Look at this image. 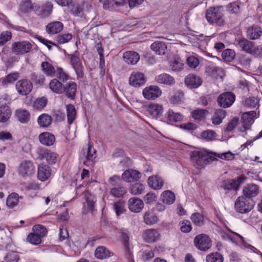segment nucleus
Here are the masks:
<instances>
[{
	"label": "nucleus",
	"instance_id": "obj_42",
	"mask_svg": "<svg viewBox=\"0 0 262 262\" xmlns=\"http://www.w3.org/2000/svg\"><path fill=\"white\" fill-rule=\"evenodd\" d=\"M238 45L242 50L247 53L251 54L254 47V43L246 39H240L238 41Z\"/></svg>",
	"mask_w": 262,
	"mask_h": 262
},
{
	"label": "nucleus",
	"instance_id": "obj_7",
	"mask_svg": "<svg viewBox=\"0 0 262 262\" xmlns=\"http://www.w3.org/2000/svg\"><path fill=\"white\" fill-rule=\"evenodd\" d=\"M144 74L140 72H133L129 77V84L135 88L143 85L146 82Z\"/></svg>",
	"mask_w": 262,
	"mask_h": 262
},
{
	"label": "nucleus",
	"instance_id": "obj_49",
	"mask_svg": "<svg viewBox=\"0 0 262 262\" xmlns=\"http://www.w3.org/2000/svg\"><path fill=\"white\" fill-rule=\"evenodd\" d=\"M126 193V190L124 187L117 186L111 188L110 193L115 197H120Z\"/></svg>",
	"mask_w": 262,
	"mask_h": 262
},
{
	"label": "nucleus",
	"instance_id": "obj_45",
	"mask_svg": "<svg viewBox=\"0 0 262 262\" xmlns=\"http://www.w3.org/2000/svg\"><path fill=\"white\" fill-rule=\"evenodd\" d=\"M67 114L68 122L71 124L75 119L76 112L74 106L72 104H68L67 106Z\"/></svg>",
	"mask_w": 262,
	"mask_h": 262
},
{
	"label": "nucleus",
	"instance_id": "obj_55",
	"mask_svg": "<svg viewBox=\"0 0 262 262\" xmlns=\"http://www.w3.org/2000/svg\"><path fill=\"white\" fill-rule=\"evenodd\" d=\"M222 256L217 252L212 253L206 256L207 262H223Z\"/></svg>",
	"mask_w": 262,
	"mask_h": 262
},
{
	"label": "nucleus",
	"instance_id": "obj_58",
	"mask_svg": "<svg viewBox=\"0 0 262 262\" xmlns=\"http://www.w3.org/2000/svg\"><path fill=\"white\" fill-rule=\"evenodd\" d=\"M12 38V33L9 31H3L0 34V46H3Z\"/></svg>",
	"mask_w": 262,
	"mask_h": 262
},
{
	"label": "nucleus",
	"instance_id": "obj_17",
	"mask_svg": "<svg viewBox=\"0 0 262 262\" xmlns=\"http://www.w3.org/2000/svg\"><path fill=\"white\" fill-rule=\"evenodd\" d=\"M155 80L158 83L167 85H173L175 83L174 78L167 73H162L157 75Z\"/></svg>",
	"mask_w": 262,
	"mask_h": 262
},
{
	"label": "nucleus",
	"instance_id": "obj_64",
	"mask_svg": "<svg viewBox=\"0 0 262 262\" xmlns=\"http://www.w3.org/2000/svg\"><path fill=\"white\" fill-rule=\"evenodd\" d=\"M39 235L33 233H30L27 237V241L32 244L37 245L40 244L41 240Z\"/></svg>",
	"mask_w": 262,
	"mask_h": 262
},
{
	"label": "nucleus",
	"instance_id": "obj_3",
	"mask_svg": "<svg viewBox=\"0 0 262 262\" xmlns=\"http://www.w3.org/2000/svg\"><path fill=\"white\" fill-rule=\"evenodd\" d=\"M254 202L243 196L237 198L234 203L235 210L241 213H246L250 212L253 208Z\"/></svg>",
	"mask_w": 262,
	"mask_h": 262
},
{
	"label": "nucleus",
	"instance_id": "obj_9",
	"mask_svg": "<svg viewBox=\"0 0 262 262\" xmlns=\"http://www.w3.org/2000/svg\"><path fill=\"white\" fill-rule=\"evenodd\" d=\"M15 88L19 94L26 95L32 91V84L31 82L29 80L21 79L16 83Z\"/></svg>",
	"mask_w": 262,
	"mask_h": 262
},
{
	"label": "nucleus",
	"instance_id": "obj_29",
	"mask_svg": "<svg viewBox=\"0 0 262 262\" xmlns=\"http://www.w3.org/2000/svg\"><path fill=\"white\" fill-rule=\"evenodd\" d=\"M63 25L60 21H54L49 24L46 27V31L49 34H56L63 29Z\"/></svg>",
	"mask_w": 262,
	"mask_h": 262
},
{
	"label": "nucleus",
	"instance_id": "obj_24",
	"mask_svg": "<svg viewBox=\"0 0 262 262\" xmlns=\"http://www.w3.org/2000/svg\"><path fill=\"white\" fill-rule=\"evenodd\" d=\"M39 140L41 144L49 146L54 143L55 138L53 134L48 132H45L39 135Z\"/></svg>",
	"mask_w": 262,
	"mask_h": 262
},
{
	"label": "nucleus",
	"instance_id": "obj_21",
	"mask_svg": "<svg viewBox=\"0 0 262 262\" xmlns=\"http://www.w3.org/2000/svg\"><path fill=\"white\" fill-rule=\"evenodd\" d=\"M40 157L45 159L49 164H54L56 161L57 154L47 149H41L39 152Z\"/></svg>",
	"mask_w": 262,
	"mask_h": 262
},
{
	"label": "nucleus",
	"instance_id": "obj_34",
	"mask_svg": "<svg viewBox=\"0 0 262 262\" xmlns=\"http://www.w3.org/2000/svg\"><path fill=\"white\" fill-rule=\"evenodd\" d=\"M144 222L148 225H152L159 222V219L152 211L145 212L143 216Z\"/></svg>",
	"mask_w": 262,
	"mask_h": 262
},
{
	"label": "nucleus",
	"instance_id": "obj_2",
	"mask_svg": "<svg viewBox=\"0 0 262 262\" xmlns=\"http://www.w3.org/2000/svg\"><path fill=\"white\" fill-rule=\"evenodd\" d=\"M206 18L210 24L223 26L225 23L223 18V8L222 7H210L206 10Z\"/></svg>",
	"mask_w": 262,
	"mask_h": 262
},
{
	"label": "nucleus",
	"instance_id": "obj_52",
	"mask_svg": "<svg viewBox=\"0 0 262 262\" xmlns=\"http://www.w3.org/2000/svg\"><path fill=\"white\" fill-rule=\"evenodd\" d=\"M144 190V186L143 184L136 183L131 186L130 192L133 195H139L141 194Z\"/></svg>",
	"mask_w": 262,
	"mask_h": 262
},
{
	"label": "nucleus",
	"instance_id": "obj_39",
	"mask_svg": "<svg viewBox=\"0 0 262 262\" xmlns=\"http://www.w3.org/2000/svg\"><path fill=\"white\" fill-rule=\"evenodd\" d=\"M70 57V62L72 68L75 72L78 74L82 71V64L79 58L74 54L69 55Z\"/></svg>",
	"mask_w": 262,
	"mask_h": 262
},
{
	"label": "nucleus",
	"instance_id": "obj_50",
	"mask_svg": "<svg viewBox=\"0 0 262 262\" xmlns=\"http://www.w3.org/2000/svg\"><path fill=\"white\" fill-rule=\"evenodd\" d=\"M208 111L204 109L195 110L191 112V115L193 119L201 120L205 118Z\"/></svg>",
	"mask_w": 262,
	"mask_h": 262
},
{
	"label": "nucleus",
	"instance_id": "obj_53",
	"mask_svg": "<svg viewBox=\"0 0 262 262\" xmlns=\"http://www.w3.org/2000/svg\"><path fill=\"white\" fill-rule=\"evenodd\" d=\"M122 238L123 239L124 245L129 255L132 254L129 247V233L126 230H122Z\"/></svg>",
	"mask_w": 262,
	"mask_h": 262
},
{
	"label": "nucleus",
	"instance_id": "obj_14",
	"mask_svg": "<svg viewBox=\"0 0 262 262\" xmlns=\"http://www.w3.org/2000/svg\"><path fill=\"white\" fill-rule=\"evenodd\" d=\"M185 83L190 89H195L202 84V80L198 76L189 74L185 78Z\"/></svg>",
	"mask_w": 262,
	"mask_h": 262
},
{
	"label": "nucleus",
	"instance_id": "obj_8",
	"mask_svg": "<svg viewBox=\"0 0 262 262\" xmlns=\"http://www.w3.org/2000/svg\"><path fill=\"white\" fill-rule=\"evenodd\" d=\"M205 73L208 75L216 79L223 78L224 76V70L216 67L213 63L209 62L205 67Z\"/></svg>",
	"mask_w": 262,
	"mask_h": 262
},
{
	"label": "nucleus",
	"instance_id": "obj_44",
	"mask_svg": "<svg viewBox=\"0 0 262 262\" xmlns=\"http://www.w3.org/2000/svg\"><path fill=\"white\" fill-rule=\"evenodd\" d=\"M217 103L220 106L227 108L229 106V92L221 94L217 98Z\"/></svg>",
	"mask_w": 262,
	"mask_h": 262
},
{
	"label": "nucleus",
	"instance_id": "obj_20",
	"mask_svg": "<svg viewBox=\"0 0 262 262\" xmlns=\"http://www.w3.org/2000/svg\"><path fill=\"white\" fill-rule=\"evenodd\" d=\"M77 90V85L73 81H70L64 85V92L66 97L74 99Z\"/></svg>",
	"mask_w": 262,
	"mask_h": 262
},
{
	"label": "nucleus",
	"instance_id": "obj_37",
	"mask_svg": "<svg viewBox=\"0 0 262 262\" xmlns=\"http://www.w3.org/2000/svg\"><path fill=\"white\" fill-rule=\"evenodd\" d=\"M95 152V150L92 146H89L86 150V155L84 156V164L88 166L92 164V162L96 158Z\"/></svg>",
	"mask_w": 262,
	"mask_h": 262
},
{
	"label": "nucleus",
	"instance_id": "obj_56",
	"mask_svg": "<svg viewBox=\"0 0 262 262\" xmlns=\"http://www.w3.org/2000/svg\"><path fill=\"white\" fill-rule=\"evenodd\" d=\"M201 137L204 140L209 141L216 139V134L212 130H207L201 134Z\"/></svg>",
	"mask_w": 262,
	"mask_h": 262
},
{
	"label": "nucleus",
	"instance_id": "obj_25",
	"mask_svg": "<svg viewBox=\"0 0 262 262\" xmlns=\"http://www.w3.org/2000/svg\"><path fill=\"white\" fill-rule=\"evenodd\" d=\"M143 238L148 243H153L159 239L160 234L158 231L154 229L145 230L143 233Z\"/></svg>",
	"mask_w": 262,
	"mask_h": 262
},
{
	"label": "nucleus",
	"instance_id": "obj_5",
	"mask_svg": "<svg viewBox=\"0 0 262 262\" xmlns=\"http://www.w3.org/2000/svg\"><path fill=\"white\" fill-rule=\"evenodd\" d=\"M195 247L201 251H206L211 246L210 238L205 234H201L195 236L194 239Z\"/></svg>",
	"mask_w": 262,
	"mask_h": 262
},
{
	"label": "nucleus",
	"instance_id": "obj_46",
	"mask_svg": "<svg viewBox=\"0 0 262 262\" xmlns=\"http://www.w3.org/2000/svg\"><path fill=\"white\" fill-rule=\"evenodd\" d=\"M113 208L118 217L124 214L126 211L124 203L121 201L115 203L113 205Z\"/></svg>",
	"mask_w": 262,
	"mask_h": 262
},
{
	"label": "nucleus",
	"instance_id": "obj_48",
	"mask_svg": "<svg viewBox=\"0 0 262 262\" xmlns=\"http://www.w3.org/2000/svg\"><path fill=\"white\" fill-rule=\"evenodd\" d=\"M225 117V111L223 110H216L212 118V122L215 125H219Z\"/></svg>",
	"mask_w": 262,
	"mask_h": 262
},
{
	"label": "nucleus",
	"instance_id": "obj_41",
	"mask_svg": "<svg viewBox=\"0 0 262 262\" xmlns=\"http://www.w3.org/2000/svg\"><path fill=\"white\" fill-rule=\"evenodd\" d=\"M162 201L166 204H171L175 200V195L170 190H166L161 195Z\"/></svg>",
	"mask_w": 262,
	"mask_h": 262
},
{
	"label": "nucleus",
	"instance_id": "obj_36",
	"mask_svg": "<svg viewBox=\"0 0 262 262\" xmlns=\"http://www.w3.org/2000/svg\"><path fill=\"white\" fill-rule=\"evenodd\" d=\"M52 118L47 114L40 115L37 119V123L40 127H47L51 124Z\"/></svg>",
	"mask_w": 262,
	"mask_h": 262
},
{
	"label": "nucleus",
	"instance_id": "obj_32",
	"mask_svg": "<svg viewBox=\"0 0 262 262\" xmlns=\"http://www.w3.org/2000/svg\"><path fill=\"white\" fill-rule=\"evenodd\" d=\"M84 196L85 200V203L84 204V207L86 205L88 209L93 212L94 209L96 198L94 195L89 193V192H84Z\"/></svg>",
	"mask_w": 262,
	"mask_h": 262
},
{
	"label": "nucleus",
	"instance_id": "obj_10",
	"mask_svg": "<svg viewBox=\"0 0 262 262\" xmlns=\"http://www.w3.org/2000/svg\"><path fill=\"white\" fill-rule=\"evenodd\" d=\"M35 166L30 161H25L21 163L19 166L18 172L23 177H29L34 174Z\"/></svg>",
	"mask_w": 262,
	"mask_h": 262
},
{
	"label": "nucleus",
	"instance_id": "obj_13",
	"mask_svg": "<svg viewBox=\"0 0 262 262\" xmlns=\"http://www.w3.org/2000/svg\"><path fill=\"white\" fill-rule=\"evenodd\" d=\"M129 209L134 212H140L144 208V203L141 199L134 197L129 199L128 201Z\"/></svg>",
	"mask_w": 262,
	"mask_h": 262
},
{
	"label": "nucleus",
	"instance_id": "obj_12",
	"mask_svg": "<svg viewBox=\"0 0 262 262\" xmlns=\"http://www.w3.org/2000/svg\"><path fill=\"white\" fill-rule=\"evenodd\" d=\"M258 192L259 186L253 183L247 184L243 189V193L247 199L256 196Z\"/></svg>",
	"mask_w": 262,
	"mask_h": 262
},
{
	"label": "nucleus",
	"instance_id": "obj_54",
	"mask_svg": "<svg viewBox=\"0 0 262 262\" xmlns=\"http://www.w3.org/2000/svg\"><path fill=\"white\" fill-rule=\"evenodd\" d=\"M204 216L200 213H194L191 216V220L194 225L202 226L204 223Z\"/></svg>",
	"mask_w": 262,
	"mask_h": 262
},
{
	"label": "nucleus",
	"instance_id": "obj_16",
	"mask_svg": "<svg viewBox=\"0 0 262 262\" xmlns=\"http://www.w3.org/2000/svg\"><path fill=\"white\" fill-rule=\"evenodd\" d=\"M256 115V113L254 111L245 112L242 114V120L243 123L244 130L242 131H245L249 128L250 125L253 122V119Z\"/></svg>",
	"mask_w": 262,
	"mask_h": 262
},
{
	"label": "nucleus",
	"instance_id": "obj_6",
	"mask_svg": "<svg viewBox=\"0 0 262 262\" xmlns=\"http://www.w3.org/2000/svg\"><path fill=\"white\" fill-rule=\"evenodd\" d=\"M32 47L28 41L15 42L12 44V51L16 55H22L29 52Z\"/></svg>",
	"mask_w": 262,
	"mask_h": 262
},
{
	"label": "nucleus",
	"instance_id": "obj_11",
	"mask_svg": "<svg viewBox=\"0 0 262 262\" xmlns=\"http://www.w3.org/2000/svg\"><path fill=\"white\" fill-rule=\"evenodd\" d=\"M141 177V173L136 170L129 169L126 170L121 176L123 181L130 183L138 181Z\"/></svg>",
	"mask_w": 262,
	"mask_h": 262
},
{
	"label": "nucleus",
	"instance_id": "obj_19",
	"mask_svg": "<svg viewBox=\"0 0 262 262\" xmlns=\"http://www.w3.org/2000/svg\"><path fill=\"white\" fill-rule=\"evenodd\" d=\"M51 174L50 167L47 165H39L38 167V178L41 181L48 180Z\"/></svg>",
	"mask_w": 262,
	"mask_h": 262
},
{
	"label": "nucleus",
	"instance_id": "obj_51",
	"mask_svg": "<svg viewBox=\"0 0 262 262\" xmlns=\"http://www.w3.org/2000/svg\"><path fill=\"white\" fill-rule=\"evenodd\" d=\"M103 4V8L105 9H108L110 7L113 6L114 5L116 6H121L124 3L125 0H100Z\"/></svg>",
	"mask_w": 262,
	"mask_h": 262
},
{
	"label": "nucleus",
	"instance_id": "obj_23",
	"mask_svg": "<svg viewBox=\"0 0 262 262\" xmlns=\"http://www.w3.org/2000/svg\"><path fill=\"white\" fill-rule=\"evenodd\" d=\"M151 49L159 55H164L167 50L166 43L162 41H155L150 46Z\"/></svg>",
	"mask_w": 262,
	"mask_h": 262
},
{
	"label": "nucleus",
	"instance_id": "obj_31",
	"mask_svg": "<svg viewBox=\"0 0 262 262\" xmlns=\"http://www.w3.org/2000/svg\"><path fill=\"white\" fill-rule=\"evenodd\" d=\"M19 77V73L15 72L9 74L4 77L0 79L2 85L4 86H7L9 84H12L14 81H16Z\"/></svg>",
	"mask_w": 262,
	"mask_h": 262
},
{
	"label": "nucleus",
	"instance_id": "obj_38",
	"mask_svg": "<svg viewBox=\"0 0 262 262\" xmlns=\"http://www.w3.org/2000/svg\"><path fill=\"white\" fill-rule=\"evenodd\" d=\"M15 114L17 119L21 123H26L30 120V114L26 110H18L16 111Z\"/></svg>",
	"mask_w": 262,
	"mask_h": 262
},
{
	"label": "nucleus",
	"instance_id": "obj_62",
	"mask_svg": "<svg viewBox=\"0 0 262 262\" xmlns=\"http://www.w3.org/2000/svg\"><path fill=\"white\" fill-rule=\"evenodd\" d=\"M31 79L35 84L42 85L46 80V78L42 74H35L33 73L31 75Z\"/></svg>",
	"mask_w": 262,
	"mask_h": 262
},
{
	"label": "nucleus",
	"instance_id": "obj_26",
	"mask_svg": "<svg viewBox=\"0 0 262 262\" xmlns=\"http://www.w3.org/2000/svg\"><path fill=\"white\" fill-rule=\"evenodd\" d=\"M148 184L154 189H160L163 185V180L158 176H151L148 179Z\"/></svg>",
	"mask_w": 262,
	"mask_h": 262
},
{
	"label": "nucleus",
	"instance_id": "obj_35",
	"mask_svg": "<svg viewBox=\"0 0 262 262\" xmlns=\"http://www.w3.org/2000/svg\"><path fill=\"white\" fill-rule=\"evenodd\" d=\"M113 253L104 246H99L95 251V255L98 259H105L111 256Z\"/></svg>",
	"mask_w": 262,
	"mask_h": 262
},
{
	"label": "nucleus",
	"instance_id": "obj_4",
	"mask_svg": "<svg viewBox=\"0 0 262 262\" xmlns=\"http://www.w3.org/2000/svg\"><path fill=\"white\" fill-rule=\"evenodd\" d=\"M162 94V91L157 85H151L146 86L142 91L144 98L147 100H154Z\"/></svg>",
	"mask_w": 262,
	"mask_h": 262
},
{
	"label": "nucleus",
	"instance_id": "obj_60",
	"mask_svg": "<svg viewBox=\"0 0 262 262\" xmlns=\"http://www.w3.org/2000/svg\"><path fill=\"white\" fill-rule=\"evenodd\" d=\"M55 76L63 82L67 81L69 78V76L63 71L61 68L57 67L56 70Z\"/></svg>",
	"mask_w": 262,
	"mask_h": 262
},
{
	"label": "nucleus",
	"instance_id": "obj_30",
	"mask_svg": "<svg viewBox=\"0 0 262 262\" xmlns=\"http://www.w3.org/2000/svg\"><path fill=\"white\" fill-rule=\"evenodd\" d=\"M12 114L10 107L4 105L0 106V122L5 123L9 120Z\"/></svg>",
	"mask_w": 262,
	"mask_h": 262
},
{
	"label": "nucleus",
	"instance_id": "obj_1",
	"mask_svg": "<svg viewBox=\"0 0 262 262\" xmlns=\"http://www.w3.org/2000/svg\"><path fill=\"white\" fill-rule=\"evenodd\" d=\"M216 153L206 150H194L190 156L192 163L197 168H201L216 159Z\"/></svg>",
	"mask_w": 262,
	"mask_h": 262
},
{
	"label": "nucleus",
	"instance_id": "obj_15",
	"mask_svg": "<svg viewBox=\"0 0 262 262\" xmlns=\"http://www.w3.org/2000/svg\"><path fill=\"white\" fill-rule=\"evenodd\" d=\"M147 111L153 118L157 119L162 116L163 107L161 104L152 103L148 105Z\"/></svg>",
	"mask_w": 262,
	"mask_h": 262
},
{
	"label": "nucleus",
	"instance_id": "obj_47",
	"mask_svg": "<svg viewBox=\"0 0 262 262\" xmlns=\"http://www.w3.org/2000/svg\"><path fill=\"white\" fill-rule=\"evenodd\" d=\"M170 67L172 71L179 72L183 69L184 63L181 59L177 58L171 62Z\"/></svg>",
	"mask_w": 262,
	"mask_h": 262
},
{
	"label": "nucleus",
	"instance_id": "obj_61",
	"mask_svg": "<svg viewBox=\"0 0 262 262\" xmlns=\"http://www.w3.org/2000/svg\"><path fill=\"white\" fill-rule=\"evenodd\" d=\"M72 38V35L71 33H64L57 36L56 40L60 44H63L69 42Z\"/></svg>",
	"mask_w": 262,
	"mask_h": 262
},
{
	"label": "nucleus",
	"instance_id": "obj_28",
	"mask_svg": "<svg viewBox=\"0 0 262 262\" xmlns=\"http://www.w3.org/2000/svg\"><path fill=\"white\" fill-rule=\"evenodd\" d=\"M49 86L50 89L55 93L61 94L64 92V85L56 78L50 81Z\"/></svg>",
	"mask_w": 262,
	"mask_h": 262
},
{
	"label": "nucleus",
	"instance_id": "obj_18",
	"mask_svg": "<svg viewBox=\"0 0 262 262\" xmlns=\"http://www.w3.org/2000/svg\"><path fill=\"white\" fill-rule=\"evenodd\" d=\"M123 59L126 63L134 65L139 61L140 56L135 51H126L123 54Z\"/></svg>",
	"mask_w": 262,
	"mask_h": 262
},
{
	"label": "nucleus",
	"instance_id": "obj_43",
	"mask_svg": "<svg viewBox=\"0 0 262 262\" xmlns=\"http://www.w3.org/2000/svg\"><path fill=\"white\" fill-rule=\"evenodd\" d=\"M242 104L244 106L249 108H258L259 106L258 100L254 97H250L246 98L243 101Z\"/></svg>",
	"mask_w": 262,
	"mask_h": 262
},
{
	"label": "nucleus",
	"instance_id": "obj_57",
	"mask_svg": "<svg viewBox=\"0 0 262 262\" xmlns=\"http://www.w3.org/2000/svg\"><path fill=\"white\" fill-rule=\"evenodd\" d=\"M47 103V99L45 97L39 98L36 99L33 103V107L37 110H41L44 108Z\"/></svg>",
	"mask_w": 262,
	"mask_h": 262
},
{
	"label": "nucleus",
	"instance_id": "obj_33",
	"mask_svg": "<svg viewBox=\"0 0 262 262\" xmlns=\"http://www.w3.org/2000/svg\"><path fill=\"white\" fill-rule=\"evenodd\" d=\"M21 196L15 192L11 193L8 195L6 200V205L9 208H13L16 207L19 202V199H22Z\"/></svg>",
	"mask_w": 262,
	"mask_h": 262
},
{
	"label": "nucleus",
	"instance_id": "obj_27",
	"mask_svg": "<svg viewBox=\"0 0 262 262\" xmlns=\"http://www.w3.org/2000/svg\"><path fill=\"white\" fill-rule=\"evenodd\" d=\"M41 70L42 73L47 76L51 77L55 76L56 68L47 61L42 62L41 64Z\"/></svg>",
	"mask_w": 262,
	"mask_h": 262
},
{
	"label": "nucleus",
	"instance_id": "obj_22",
	"mask_svg": "<svg viewBox=\"0 0 262 262\" xmlns=\"http://www.w3.org/2000/svg\"><path fill=\"white\" fill-rule=\"evenodd\" d=\"M261 35V29L258 25H252L247 30V36L250 39H258Z\"/></svg>",
	"mask_w": 262,
	"mask_h": 262
},
{
	"label": "nucleus",
	"instance_id": "obj_59",
	"mask_svg": "<svg viewBox=\"0 0 262 262\" xmlns=\"http://www.w3.org/2000/svg\"><path fill=\"white\" fill-rule=\"evenodd\" d=\"M33 232L37 234V235H39L40 237H42L45 236L47 232L46 228L40 225H36L33 226Z\"/></svg>",
	"mask_w": 262,
	"mask_h": 262
},
{
	"label": "nucleus",
	"instance_id": "obj_63",
	"mask_svg": "<svg viewBox=\"0 0 262 262\" xmlns=\"http://www.w3.org/2000/svg\"><path fill=\"white\" fill-rule=\"evenodd\" d=\"M186 63L190 68L195 69L199 66V60L196 57L190 56L187 57Z\"/></svg>",
	"mask_w": 262,
	"mask_h": 262
},
{
	"label": "nucleus",
	"instance_id": "obj_40",
	"mask_svg": "<svg viewBox=\"0 0 262 262\" xmlns=\"http://www.w3.org/2000/svg\"><path fill=\"white\" fill-rule=\"evenodd\" d=\"M166 118L170 122H180L183 120V116L180 113L169 110L166 113Z\"/></svg>",
	"mask_w": 262,
	"mask_h": 262
}]
</instances>
